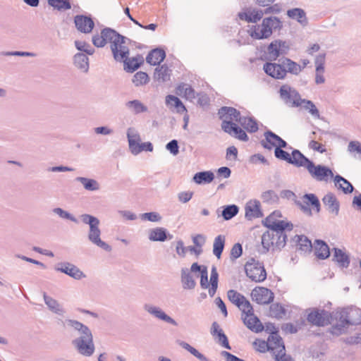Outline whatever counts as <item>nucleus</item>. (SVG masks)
Wrapping results in <instances>:
<instances>
[{
	"mask_svg": "<svg viewBox=\"0 0 361 361\" xmlns=\"http://www.w3.org/2000/svg\"><path fill=\"white\" fill-rule=\"evenodd\" d=\"M107 42L110 43L111 50L115 61L121 62L129 56L128 44L131 40L121 35L115 30L105 27L102 30L101 35L92 37V43L97 47H104Z\"/></svg>",
	"mask_w": 361,
	"mask_h": 361,
	"instance_id": "f257e3e1",
	"label": "nucleus"
},
{
	"mask_svg": "<svg viewBox=\"0 0 361 361\" xmlns=\"http://www.w3.org/2000/svg\"><path fill=\"white\" fill-rule=\"evenodd\" d=\"M64 325L72 327L78 331L80 336L72 341V344L78 353L85 357H90L94 352L93 335L90 328L75 319H66L62 322Z\"/></svg>",
	"mask_w": 361,
	"mask_h": 361,
	"instance_id": "f03ea898",
	"label": "nucleus"
},
{
	"mask_svg": "<svg viewBox=\"0 0 361 361\" xmlns=\"http://www.w3.org/2000/svg\"><path fill=\"white\" fill-rule=\"evenodd\" d=\"M264 72L276 80H283L287 73L298 75L301 73L300 65L289 58L281 57L277 63L267 62L263 66Z\"/></svg>",
	"mask_w": 361,
	"mask_h": 361,
	"instance_id": "7ed1b4c3",
	"label": "nucleus"
},
{
	"mask_svg": "<svg viewBox=\"0 0 361 361\" xmlns=\"http://www.w3.org/2000/svg\"><path fill=\"white\" fill-rule=\"evenodd\" d=\"M282 26V22L278 17L270 16L264 18L260 25H252L248 33L254 39H268L274 30H281Z\"/></svg>",
	"mask_w": 361,
	"mask_h": 361,
	"instance_id": "20e7f679",
	"label": "nucleus"
},
{
	"mask_svg": "<svg viewBox=\"0 0 361 361\" xmlns=\"http://www.w3.org/2000/svg\"><path fill=\"white\" fill-rule=\"evenodd\" d=\"M80 218L84 224H88L90 226L87 235L90 242L106 252H111V246L100 238L101 230L99 227L100 223L99 219L87 214L80 215Z\"/></svg>",
	"mask_w": 361,
	"mask_h": 361,
	"instance_id": "39448f33",
	"label": "nucleus"
},
{
	"mask_svg": "<svg viewBox=\"0 0 361 361\" xmlns=\"http://www.w3.org/2000/svg\"><path fill=\"white\" fill-rule=\"evenodd\" d=\"M361 324V309L351 307L343 309L339 314L338 322L333 326L336 333L342 334L350 325Z\"/></svg>",
	"mask_w": 361,
	"mask_h": 361,
	"instance_id": "423d86ee",
	"label": "nucleus"
},
{
	"mask_svg": "<svg viewBox=\"0 0 361 361\" xmlns=\"http://www.w3.org/2000/svg\"><path fill=\"white\" fill-rule=\"evenodd\" d=\"M280 99L288 107L297 108L301 106V97L299 92L289 85H283L279 91Z\"/></svg>",
	"mask_w": 361,
	"mask_h": 361,
	"instance_id": "0eeeda50",
	"label": "nucleus"
},
{
	"mask_svg": "<svg viewBox=\"0 0 361 361\" xmlns=\"http://www.w3.org/2000/svg\"><path fill=\"white\" fill-rule=\"evenodd\" d=\"M246 275L252 281L260 283L267 279V271L263 263L255 260L254 258L250 259L245 265Z\"/></svg>",
	"mask_w": 361,
	"mask_h": 361,
	"instance_id": "6e6552de",
	"label": "nucleus"
},
{
	"mask_svg": "<svg viewBox=\"0 0 361 361\" xmlns=\"http://www.w3.org/2000/svg\"><path fill=\"white\" fill-rule=\"evenodd\" d=\"M307 171L317 181L327 183L331 178H334L330 168L321 164L315 165L313 161L307 166Z\"/></svg>",
	"mask_w": 361,
	"mask_h": 361,
	"instance_id": "1a4fd4ad",
	"label": "nucleus"
},
{
	"mask_svg": "<svg viewBox=\"0 0 361 361\" xmlns=\"http://www.w3.org/2000/svg\"><path fill=\"white\" fill-rule=\"evenodd\" d=\"M218 114L221 120V128H224L226 126H229L235 122L240 123L242 117L240 112L236 109L231 106H222L219 109Z\"/></svg>",
	"mask_w": 361,
	"mask_h": 361,
	"instance_id": "9d476101",
	"label": "nucleus"
},
{
	"mask_svg": "<svg viewBox=\"0 0 361 361\" xmlns=\"http://www.w3.org/2000/svg\"><path fill=\"white\" fill-rule=\"evenodd\" d=\"M289 50V46L286 41L281 39H275L272 41L267 47V54L269 59L276 61L279 57L287 54Z\"/></svg>",
	"mask_w": 361,
	"mask_h": 361,
	"instance_id": "9b49d317",
	"label": "nucleus"
},
{
	"mask_svg": "<svg viewBox=\"0 0 361 361\" xmlns=\"http://www.w3.org/2000/svg\"><path fill=\"white\" fill-rule=\"evenodd\" d=\"M331 314L324 310L315 309L307 315V321L317 326H324L330 323Z\"/></svg>",
	"mask_w": 361,
	"mask_h": 361,
	"instance_id": "f8f14e48",
	"label": "nucleus"
},
{
	"mask_svg": "<svg viewBox=\"0 0 361 361\" xmlns=\"http://www.w3.org/2000/svg\"><path fill=\"white\" fill-rule=\"evenodd\" d=\"M302 199L306 200L305 204H302L300 201L296 202L302 212L309 216L312 215V209L310 208V205H312L316 212L318 213L320 212L321 204L318 197L313 193H307L303 195Z\"/></svg>",
	"mask_w": 361,
	"mask_h": 361,
	"instance_id": "ddd939ff",
	"label": "nucleus"
},
{
	"mask_svg": "<svg viewBox=\"0 0 361 361\" xmlns=\"http://www.w3.org/2000/svg\"><path fill=\"white\" fill-rule=\"evenodd\" d=\"M251 297L254 301L260 305H267L273 302L274 293L269 288L257 287L252 290Z\"/></svg>",
	"mask_w": 361,
	"mask_h": 361,
	"instance_id": "4468645a",
	"label": "nucleus"
},
{
	"mask_svg": "<svg viewBox=\"0 0 361 361\" xmlns=\"http://www.w3.org/2000/svg\"><path fill=\"white\" fill-rule=\"evenodd\" d=\"M54 269L56 271L66 274L76 280L85 277V274L78 267L68 262L58 263Z\"/></svg>",
	"mask_w": 361,
	"mask_h": 361,
	"instance_id": "2eb2a0df",
	"label": "nucleus"
},
{
	"mask_svg": "<svg viewBox=\"0 0 361 361\" xmlns=\"http://www.w3.org/2000/svg\"><path fill=\"white\" fill-rule=\"evenodd\" d=\"M264 225L269 228L270 231H280L281 232L283 230H287L290 231L293 230V226L290 222H286L282 220H279L274 215L268 216L264 221Z\"/></svg>",
	"mask_w": 361,
	"mask_h": 361,
	"instance_id": "dca6fc26",
	"label": "nucleus"
},
{
	"mask_svg": "<svg viewBox=\"0 0 361 361\" xmlns=\"http://www.w3.org/2000/svg\"><path fill=\"white\" fill-rule=\"evenodd\" d=\"M144 310L155 318L164 321L173 326H178V323L172 317L166 314L160 307L150 304H145Z\"/></svg>",
	"mask_w": 361,
	"mask_h": 361,
	"instance_id": "f3484780",
	"label": "nucleus"
},
{
	"mask_svg": "<svg viewBox=\"0 0 361 361\" xmlns=\"http://www.w3.org/2000/svg\"><path fill=\"white\" fill-rule=\"evenodd\" d=\"M76 28L82 33H90L94 28V23L91 17L77 15L74 18Z\"/></svg>",
	"mask_w": 361,
	"mask_h": 361,
	"instance_id": "a211bd4d",
	"label": "nucleus"
},
{
	"mask_svg": "<svg viewBox=\"0 0 361 361\" xmlns=\"http://www.w3.org/2000/svg\"><path fill=\"white\" fill-rule=\"evenodd\" d=\"M210 334L215 339V341L222 347L228 350L231 349L226 335L224 334L223 330L221 329L220 325L216 322H214L212 324Z\"/></svg>",
	"mask_w": 361,
	"mask_h": 361,
	"instance_id": "6ab92c4d",
	"label": "nucleus"
},
{
	"mask_svg": "<svg viewBox=\"0 0 361 361\" xmlns=\"http://www.w3.org/2000/svg\"><path fill=\"white\" fill-rule=\"evenodd\" d=\"M127 138L129 144V149L133 154L137 155L141 152L140 147V137L134 128H129L127 130Z\"/></svg>",
	"mask_w": 361,
	"mask_h": 361,
	"instance_id": "aec40b11",
	"label": "nucleus"
},
{
	"mask_svg": "<svg viewBox=\"0 0 361 361\" xmlns=\"http://www.w3.org/2000/svg\"><path fill=\"white\" fill-rule=\"evenodd\" d=\"M269 348L274 356L276 353L285 351V345L281 337L276 331H273L268 337Z\"/></svg>",
	"mask_w": 361,
	"mask_h": 361,
	"instance_id": "412c9836",
	"label": "nucleus"
},
{
	"mask_svg": "<svg viewBox=\"0 0 361 361\" xmlns=\"http://www.w3.org/2000/svg\"><path fill=\"white\" fill-rule=\"evenodd\" d=\"M322 202L330 214L337 216L340 210V202L336 195L332 192H328L322 198Z\"/></svg>",
	"mask_w": 361,
	"mask_h": 361,
	"instance_id": "4be33fe9",
	"label": "nucleus"
},
{
	"mask_svg": "<svg viewBox=\"0 0 361 361\" xmlns=\"http://www.w3.org/2000/svg\"><path fill=\"white\" fill-rule=\"evenodd\" d=\"M245 217L248 220L263 216V213L260 209V202L259 200H254L249 201L245 205Z\"/></svg>",
	"mask_w": 361,
	"mask_h": 361,
	"instance_id": "5701e85b",
	"label": "nucleus"
},
{
	"mask_svg": "<svg viewBox=\"0 0 361 361\" xmlns=\"http://www.w3.org/2000/svg\"><path fill=\"white\" fill-rule=\"evenodd\" d=\"M264 16L262 10L257 8H250L245 12H240L238 14L240 20H245L247 23H257Z\"/></svg>",
	"mask_w": 361,
	"mask_h": 361,
	"instance_id": "b1692460",
	"label": "nucleus"
},
{
	"mask_svg": "<svg viewBox=\"0 0 361 361\" xmlns=\"http://www.w3.org/2000/svg\"><path fill=\"white\" fill-rule=\"evenodd\" d=\"M148 238L151 241L164 242L167 239H172L173 235L165 228L157 227L149 230Z\"/></svg>",
	"mask_w": 361,
	"mask_h": 361,
	"instance_id": "393cba45",
	"label": "nucleus"
},
{
	"mask_svg": "<svg viewBox=\"0 0 361 361\" xmlns=\"http://www.w3.org/2000/svg\"><path fill=\"white\" fill-rule=\"evenodd\" d=\"M190 271L196 273L199 272L200 274V286L203 289L209 288L208 283V271L207 267L204 265H200L197 262H194L190 267Z\"/></svg>",
	"mask_w": 361,
	"mask_h": 361,
	"instance_id": "a878e982",
	"label": "nucleus"
},
{
	"mask_svg": "<svg viewBox=\"0 0 361 361\" xmlns=\"http://www.w3.org/2000/svg\"><path fill=\"white\" fill-rule=\"evenodd\" d=\"M190 269L183 268L181 269L180 281L183 289L192 290L196 286V281L193 278Z\"/></svg>",
	"mask_w": 361,
	"mask_h": 361,
	"instance_id": "bb28decb",
	"label": "nucleus"
},
{
	"mask_svg": "<svg viewBox=\"0 0 361 361\" xmlns=\"http://www.w3.org/2000/svg\"><path fill=\"white\" fill-rule=\"evenodd\" d=\"M43 298L44 303L52 312L61 316H63L66 313V310L62 305L56 300L48 295L45 292L43 293Z\"/></svg>",
	"mask_w": 361,
	"mask_h": 361,
	"instance_id": "cd10ccee",
	"label": "nucleus"
},
{
	"mask_svg": "<svg viewBox=\"0 0 361 361\" xmlns=\"http://www.w3.org/2000/svg\"><path fill=\"white\" fill-rule=\"evenodd\" d=\"M291 160L290 164L297 167L303 166L307 169V166L312 163V161L310 160L298 149H293L290 154Z\"/></svg>",
	"mask_w": 361,
	"mask_h": 361,
	"instance_id": "c85d7f7f",
	"label": "nucleus"
},
{
	"mask_svg": "<svg viewBox=\"0 0 361 361\" xmlns=\"http://www.w3.org/2000/svg\"><path fill=\"white\" fill-rule=\"evenodd\" d=\"M287 16L305 27L308 24V20L305 11L302 8H295L287 11Z\"/></svg>",
	"mask_w": 361,
	"mask_h": 361,
	"instance_id": "c756f323",
	"label": "nucleus"
},
{
	"mask_svg": "<svg viewBox=\"0 0 361 361\" xmlns=\"http://www.w3.org/2000/svg\"><path fill=\"white\" fill-rule=\"evenodd\" d=\"M143 61V57L141 55L137 54L136 56L133 58L127 56L125 60L121 62H123L124 70L126 71L133 73L140 68Z\"/></svg>",
	"mask_w": 361,
	"mask_h": 361,
	"instance_id": "7c9ffc66",
	"label": "nucleus"
},
{
	"mask_svg": "<svg viewBox=\"0 0 361 361\" xmlns=\"http://www.w3.org/2000/svg\"><path fill=\"white\" fill-rule=\"evenodd\" d=\"M243 322L248 329L255 333H259L264 330V326L258 317L254 315L253 312L243 318Z\"/></svg>",
	"mask_w": 361,
	"mask_h": 361,
	"instance_id": "2f4dec72",
	"label": "nucleus"
},
{
	"mask_svg": "<svg viewBox=\"0 0 361 361\" xmlns=\"http://www.w3.org/2000/svg\"><path fill=\"white\" fill-rule=\"evenodd\" d=\"M165 57V51L161 49L156 48L149 52L146 57V61L150 65L156 66L162 62Z\"/></svg>",
	"mask_w": 361,
	"mask_h": 361,
	"instance_id": "473e14b6",
	"label": "nucleus"
},
{
	"mask_svg": "<svg viewBox=\"0 0 361 361\" xmlns=\"http://www.w3.org/2000/svg\"><path fill=\"white\" fill-rule=\"evenodd\" d=\"M264 139L260 141V144L264 149L269 150L276 146V143L280 138L279 135L269 130L264 132Z\"/></svg>",
	"mask_w": 361,
	"mask_h": 361,
	"instance_id": "72a5a7b5",
	"label": "nucleus"
},
{
	"mask_svg": "<svg viewBox=\"0 0 361 361\" xmlns=\"http://www.w3.org/2000/svg\"><path fill=\"white\" fill-rule=\"evenodd\" d=\"M84 53H77L73 56V63L78 69L84 73L89 70V58Z\"/></svg>",
	"mask_w": 361,
	"mask_h": 361,
	"instance_id": "f704fd0d",
	"label": "nucleus"
},
{
	"mask_svg": "<svg viewBox=\"0 0 361 361\" xmlns=\"http://www.w3.org/2000/svg\"><path fill=\"white\" fill-rule=\"evenodd\" d=\"M314 252L319 259H324L329 257L330 251L328 245L322 240L315 241Z\"/></svg>",
	"mask_w": 361,
	"mask_h": 361,
	"instance_id": "c9c22d12",
	"label": "nucleus"
},
{
	"mask_svg": "<svg viewBox=\"0 0 361 361\" xmlns=\"http://www.w3.org/2000/svg\"><path fill=\"white\" fill-rule=\"evenodd\" d=\"M335 186L343 191L345 194L353 192L354 188L353 185L345 178L340 175L334 176Z\"/></svg>",
	"mask_w": 361,
	"mask_h": 361,
	"instance_id": "e433bc0d",
	"label": "nucleus"
},
{
	"mask_svg": "<svg viewBox=\"0 0 361 361\" xmlns=\"http://www.w3.org/2000/svg\"><path fill=\"white\" fill-rule=\"evenodd\" d=\"M333 259L342 268H347L350 264L348 255L339 248L334 249Z\"/></svg>",
	"mask_w": 361,
	"mask_h": 361,
	"instance_id": "4c0bfd02",
	"label": "nucleus"
},
{
	"mask_svg": "<svg viewBox=\"0 0 361 361\" xmlns=\"http://www.w3.org/2000/svg\"><path fill=\"white\" fill-rule=\"evenodd\" d=\"M125 105L134 114L145 113L148 110L147 106L138 99L128 101Z\"/></svg>",
	"mask_w": 361,
	"mask_h": 361,
	"instance_id": "58836bf2",
	"label": "nucleus"
},
{
	"mask_svg": "<svg viewBox=\"0 0 361 361\" xmlns=\"http://www.w3.org/2000/svg\"><path fill=\"white\" fill-rule=\"evenodd\" d=\"M214 175L211 171L196 173L193 176V181L197 184H206L212 182Z\"/></svg>",
	"mask_w": 361,
	"mask_h": 361,
	"instance_id": "ea45409f",
	"label": "nucleus"
},
{
	"mask_svg": "<svg viewBox=\"0 0 361 361\" xmlns=\"http://www.w3.org/2000/svg\"><path fill=\"white\" fill-rule=\"evenodd\" d=\"M75 180L80 182L87 191H97L100 188L99 183L94 179L85 177H77Z\"/></svg>",
	"mask_w": 361,
	"mask_h": 361,
	"instance_id": "a19ab883",
	"label": "nucleus"
},
{
	"mask_svg": "<svg viewBox=\"0 0 361 361\" xmlns=\"http://www.w3.org/2000/svg\"><path fill=\"white\" fill-rule=\"evenodd\" d=\"M274 232L270 231L264 232L262 235V245L264 248V252H268L271 247L274 250Z\"/></svg>",
	"mask_w": 361,
	"mask_h": 361,
	"instance_id": "79ce46f5",
	"label": "nucleus"
},
{
	"mask_svg": "<svg viewBox=\"0 0 361 361\" xmlns=\"http://www.w3.org/2000/svg\"><path fill=\"white\" fill-rule=\"evenodd\" d=\"M239 123L249 133H255L259 129L257 121L252 117L242 116Z\"/></svg>",
	"mask_w": 361,
	"mask_h": 361,
	"instance_id": "37998d69",
	"label": "nucleus"
},
{
	"mask_svg": "<svg viewBox=\"0 0 361 361\" xmlns=\"http://www.w3.org/2000/svg\"><path fill=\"white\" fill-rule=\"evenodd\" d=\"M226 238L223 235H217L214 240L213 254L219 259L225 246Z\"/></svg>",
	"mask_w": 361,
	"mask_h": 361,
	"instance_id": "c03bdc74",
	"label": "nucleus"
},
{
	"mask_svg": "<svg viewBox=\"0 0 361 361\" xmlns=\"http://www.w3.org/2000/svg\"><path fill=\"white\" fill-rule=\"evenodd\" d=\"M295 238H297V247L298 249L302 252H311L312 248V245L311 240L308 239L307 237L305 235H296Z\"/></svg>",
	"mask_w": 361,
	"mask_h": 361,
	"instance_id": "a18cd8bd",
	"label": "nucleus"
},
{
	"mask_svg": "<svg viewBox=\"0 0 361 361\" xmlns=\"http://www.w3.org/2000/svg\"><path fill=\"white\" fill-rule=\"evenodd\" d=\"M166 103L167 105H171L176 108L178 113H183L187 111V109L181 100L174 95H167L166 97Z\"/></svg>",
	"mask_w": 361,
	"mask_h": 361,
	"instance_id": "49530a36",
	"label": "nucleus"
},
{
	"mask_svg": "<svg viewBox=\"0 0 361 361\" xmlns=\"http://www.w3.org/2000/svg\"><path fill=\"white\" fill-rule=\"evenodd\" d=\"M299 107L307 111L314 118H319V111L312 101L302 99L301 101V106Z\"/></svg>",
	"mask_w": 361,
	"mask_h": 361,
	"instance_id": "de8ad7c7",
	"label": "nucleus"
},
{
	"mask_svg": "<svg viewBox=\"0 0 361 361\" xmlns=\"http://www.w3.org/2000/svg\"><path fill=\"white\" fill-rule=\"evenodd\" d=\"M219 274L216 267L213 266L211 270L210 275V285L209 288V295L210 297H214L218 288Z\"/></svg>",
	"mask_w": 361,
	"mask_h": 361,
	"instance_id": "09e8293b",
	"label": "nucleus"
},
{
	"mask_svg": "<svg viewBox=\"0 0 361 361\" xmlns=\"http://www.w3.org/2000/svg\"><path fill=\"white\" fill-rule=\"evenodd\" d=\"M180 94H183L187 99L192 100L196 97L195 90L188 84L181 83L177 87Z\"/></svg>",
	"mask_w": 361,
	"mask_h": 361,
	"instance_id": "8fccbe9b",
	"label": "nucleus"
},
{
	"mask_svg": "<svg viewBox=\"0 0 361 361\" xmlns=\"http://www.w3.org/2000/svg\"><path fill=\"white\" fill-rule=\"evenodd\" d=\"M179 345L183 348H184L185 350H186L187 351L190 353L193 356L197 357L200 361H210L206 356H204L203 354L200 353L197 349L193 348L189 343H188L185 341H181V342H180Z\"/></svg>",
	"mask_w": 361,
	"mask_h": 361,
	"instance_id": "3c124183",
	"label": "nucleus"
},
{
	"mask_svg": "<svg viewBox=\"0 0 361 361\" xmlns=\"http://www.w3.org/2000/svg\"><path fill=\"white\" fill-rule=\"evenodd\" d=\"M286 230H283L281 232L280 231L274 232L275 248L280 250L286 244Z\"/></svg>",
	"mask_w": 361,
	"mask_h": 361,
	"instance_id": "603ef678",
	"label": "nucleus"
},
{
	"mask_svg": "<svg viewBox=\"0 0 361 361\" xmlns=\"http://www.w3.org/2000/svg\"><path fill=\"white\" fill-rule=\"evenodd\" d=\"M285 313L284 307L279 303H274L269 307V315L276 319H281Z\"/></svg>",
	"mask_w": 361,
	"mask_h": 361,
	"instance_id": "864d4df0",
	"label": "nucleus"
},
{
	"mask_svg": "<svg viewBox=\"0 0 361 361\" xmlns=\"http://www.w3.org/2000/svg\"><path fill=\"white\" fill-rule=\"evenodd\" d=\"M48 4L58 11L68 10L71 8L69 0H48Z\"/></svg>",
	"mask_w": 361,
	"mask_h": 361,
	"instance_id": "5fc2aeb1",
	"label": "nucleus"
},
{
	"mask_svg": "<svg viewBox=\"0 0 361 361\" xmlns=\"http://www.w3.org/2000/svg\"><path fill=\"white\" fill-rule=\"evenodd\" d=\"M149 80L148 75L145 72L138 71L133 78V83L136 87L147 84Z\"/></svg>",
	"mask_w": 361,
	"mask_h": 361,
	"instance_id": "6e6d98bb",
	"label": "nucleus"
},
{
	"mask_svg": "<svg viewBox=\"0 0 361 361\" xmlns=\"http://www.w3.org/2000/svg\"><path fill=\"white\" fill-rule=\"evenodd\" d=\"M238 207L235 204L226 206L222 211V216L225 220H230L238 213Z\"/></svg>",
	"mask_w": 361,
	"mask_h": 361,
	"instance_id": "4d7b16f0",
	"label": "nucleus"
},
{
	"mask_svg": "<svg viewBox=\"0 0 361 361\" xmlns=\"http://www.w3.org/2000/svg\"><path fill=\"white\" fill-rule=\"evenodd\" d=\"M228 300L236 306L242 305V300H245V296L235 290H229L227 293Z\"/></svg>",
	"mask_w": 361,
	"mask_h": 361,
	"instance_id": "13d9d810",
	"label": "nucleus"
},
{
	"mask_svg": "<svg viewBox=\"0 0 361 361\" xmlns=\"http://www.w3.org/2000/svg\"><path fill=\"white\" fill-rule=\"evenodd\" d=\"M169 69L168 66L166 65H162L159 68H156L154 76L157 80H161L162 82H165L169 78Z\"/></svg>",
	"mask_w": 361,
	"mask_h": 361,
	"instance_id": "bf43d9fd",
	"label": "nucleus"
},
{
	"mask_svg": "<svg viewBox=\"0 0 361 361\" xmlns=\"http://www.w3.org/2000/svg\"><path fill=\"white\" fill-rule=\"evenodd\" d=\"M75 46L78 50L83 51L85 54L92 55L94 52V49L90 44L83 41H75Z\"/></svg>",
	"mask_w": 361,
	"mask_h": 361,
	"instance_id": "052dcab7",
	"label": "nucleus"
},
{
	"mask_svg": "<svg viewBox=\"0 0 361 361\" xmlns=\"http://www.w3.org/2000/svg\"><path fill=\"white\" fill-rule=\"evenodd\" d=\"M53 212L60 216L61 219L70 220L75 224L78 222V219L71 213L63 210L61 208L57 207L53 209Z\"/></svg>",
	"mask_w": 361,
	"mask_h": 361,
	"instance_id": "680f3d73",
	"label": "nucleus"
},
{
	"mask_svg": "<svg viewBox=\"0 0 361 361\" xmlns=\"http://www.w3.org/2000/svg\"><path fill=\"white\" fill-rule=\"evenodd\" d=\"M274 156L276 159L281 161H285L288 164H290V161H292L290 154L288 152L283 150V149H280L279 147H276L274 149Z\"/></svg>",
	"mask_w": 361,
	"mask_h": 361,
	"instance_id": "e2e57ef3",
	"label": "nucleus"
},
{
	"mask_svg": "<svg viewBox=\"0 0 361 361\" xmlns=\"http://www.w3.org/2000/svg\"><path fill=\"white\" fill-rule=\"evenodd\" d=\"M261 197L264 202L267 203L275 202L279 198L277 194L272 190L262 192Z\"/></svg>",
	"mask_w": 361,
	"mask_h": 361,
	"instance_id": "0e129e2a",
	"label": "nucleus"
},
{
	"mask_svg": "<svg viewBox=\"0 0 361 361\" xmlns=\"http://www.w3.org/2000/svg\"><path fill=\"white\" fill-rule=\"evenodd\" d=\"M140 218L142 220L151 222H159L161 220V215L155 212L143 213L140 215Z\"/></svg>",
	"mask_w": 361,
	"mask_h": 361,
	"instance_id": "69168bd1",
	"label": "nucleus"
},
{
	"mask_svg": "<svg viewBox=\"0 0 361 361\" xmlns=\"http://www.w3.org/2000/svg\"><path fill=\"white\" fill-rule=\"evenodd\" d=\"M243 247L239 243L234 244L232 247L230 254V258L231 260H235L242 255Z\"/></svg>",
	"mask_w": 361,
	"mask_h": 361,
	"instance_id": "338daca9",
	"label": "nucleus"
},
{
	"mask_svg": "<svg viewBox=\"0 0 361 361\" xmlns=\"http://www.w3.org/2000/svg\"><path fill=\"white\" fill-rule=\"evenodd\" d=\"M242 312L244 313L246 316L250 315L253 312V308L251 305L250 302L246 300L245 298V300H242V305L240 306H237Z\"/></svg>",
	"mask_w": 361,
	"mask_h": 361,
	"instance_id": "774afa93",
	"label": "nucleus"
}]
</instances>
